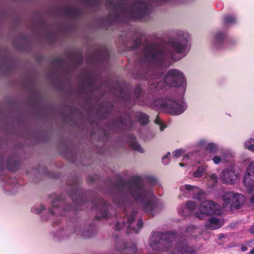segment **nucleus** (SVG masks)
Returning a JSON list of instances; mask_svg holds the SVG:
<instances>
[{"instance_id": "nucleus-19", "label": "nucleus", "mask_w": 254, "mask_h": 254, "mask_svg": "<svg viewBox=\"0 0 254 254\" xmlns=\"http://www.w3.org/2000/svg\"><path fill=\"white\" fill-rule=\"evenodd\" d=\"M205 171V168L204 167L200 166L198 167L197 170L193 173V176L196 178L201 177L203 175Z\"/></svg>"}, {"instance_id": "nucleus-37", "label": "nucleus", "mask_w": 254, "mask_h": 254, "mask_svg": "<svg viewBox=\"0 0 254 254\" xmlns=\"http://www.w3.org/2000/svg\"><path fill=\"white\" fill-rule=\"evenodd\" d=\"M51 213H54V212L51 211Z\"/></svg>"}, {"instance_id": "nucleus-13", "label": "nucleus", "mask_w": 254, "mask_h": 254, "mask_svg": "<svg viewBox=\"0 0 254 254\" xmlns=\"http://www.w3.org/2000/svg\"><path fill=\"white\" fill-rule=\"evenodd\" d=\"M146 5L143 2H139L134 5L133 7L134 12L137 13L138 16L141 17L146 12Z\"/></svg>"}, {"instance_id": "nucleus-11", "label": "nucleus", "mask_w": 254, "mask_h": 254, "mask_svg": "<svg viewBox=\"0 0 254 254\" xmlns=\"http://www.w3.org/2000/svg\"><path fill=\"white\" fill-rule=\"evenodd\" d=\"M223 223V221L212 217L206 223L205 227L208 229L214 230L220 228Z\"/></svg>"}, {"instance_id": "nucleus-25", "label": "nucleus", "mask_w": 254, "mask_h": 254, "mask_svg": "<svg viewBox=\"0 0 254 254\" xmlns=\"http://www.w3.org/2000/svg\"><path fill=\"white\" fill-rule=\"evenodd\" d=\"M170 155V152H168L166 153V154L162 158V161L164 163L167 164H168L169 162L167 161H166V159L168 158V157Z\"/></svg>"}, {"instance_id": "nucleus-22", "label": "nucleus", "mask_w": 254, "mask_h": 254, "mask_svg": "<svg viewBox=\"0 0 254 254\" xmlns=\"http://www.w3.org/2000/svg\"><path fill=\"white\" fill-rule=\"evenodd\" d=\"M185 153L183 149H179L175 150L173 152V155L175 158H179Z\"/></svg>"}, {"instance_id": "nucleus-5", "label": "nucleus", "mask_w": 254, "mask_h": 254, "mask_svg": "<svg viewBox=\"0 0 254 254\" xmlns=\"http://www.w3.org/2000/svg\"><path fill=\"white\" fill-rule=\"evenodd\" d=\"M244 196L241 193L235 192H226L223 200L226 205H230L231 207L239 208L244 201Z\"/></svg>"}, {"instance_id": "nucleus-34", "label": "nucleus", "mask_w": 254, "mask_h": 254, "mask_svg": "<svg viewBox=\"0 0 254 254\" xmlns=\"http://www.w3.org/2000/svg\"><path fill=\"white\" fill-rule=\"evenodd\" d=\"M179 165H180V166L183 167V166H184L185 165V164H184V163H179Z\"/></svg>"}, {"instance_id": "nucleus-10", "label": "nucleus", "mask_w": 254, "mask_h": 254, "mask_svg": "<svg viewBox=\"0 0 254 254\" xmlns=\"http://www.w3.org/2000/svg\"><path fill=\"white\" fill-rule=\"evenodd\" d=\"M135 215V212H132L130 216H127V227L129 229L134 231L135 233H137L138 230L142 227V221L141 220H138L136 224V227L134 226V217Z\"/></svg>"}, {"instance_id": "nucleus-23", "label": "nucleus", "mask_w": 254, "mask_h": 254, "mask_svg": "<svg viewBox=\"0 0 254 254\" xmlns=\"http://www.w3.org/2000/svg\"><path fill=\"white\" fill-rule=\"evenodd\" d=\"M235 18L232 16H228L225 18V23L227 24H230L235 22Z\"/></svg>"}, {"instance_id": "nucleus-16", "label": "nucleus", "mask_w": 254, "mask_h": 254, "mask_svg": "<svg viewBox=\"0 0 254 254\" xmlns=\"http://www.w3.org/2000/svg\"><path fill=\"white\" fill-rule=\"evenodd\" d=\"M131 148L139 153H143L144 150L142 147L137 142L133 141L130 144Z\"/></svg>"}, {"instance_id": "nucleus-29", "label": "nucleus", "mask_w": 254, "mask_h": 254, "mask_svg": "<svg viewBox=\"0 0 254 254\" xmlns=\"http://www.w3.org/2000/svg\"><path fill=\"white\" fill-rule=\"evenodd\" d=\"M120 224H120V223H117V224H116V228L117 229H121V227H118V226H119V225H120Z\"/></svg>"}, {"instance_id": "nucleus-26", "label": "nucleus", "mask_w": 254, "mask_h": 254, "mask_svg": "<svg viewBox=\"0 0 254 254\" xmlns=\"http://www.w3.org/2000/svg\"><path fill=\"white\" fill-rule=\"evenodd\" d=\"M170 155V152H168L166 153V154L162 158V161L164 163L167 164H168L169 162L167 161H166V159L168 158V157Z\"/></svg>"}, {"instance_id": "nucleus-14", "label": "nucleus", "mask_w": 254, "mask_h": 254, "mask_svg": "<svg viewBox=\"0 0 254 254\" xmlns=\"http://www.w3.org/2000/svg\"><path fill=\"white\" fill-rule=\"evenodd\" d=\"M224 38V36L222 33H219L215 35L214 38V43L217 48H219V44L222 42Z\"/></svg>"}, {"instance_id": "nucleus-6", "label": "nucleus", "mask_w": 254, "mask_h": 254, "mask_svg": "<svg viewBox=\"0 0 254 254\" xmlns=\"http://www.w3.org/2000/svg\"><path fill=\"white\" fill-rule=\"evenodd\" d=\"M254 162H251L248 167L247 172L244 177V184L249 193L254 192ZM251 201L254 203V194L252 196Z\"/></svg>"}, {"instance_id": "nucleus-3", "label": "nucleus", "mask_w": 254, "mask_h": 254, "mask_svg": "<svg viewBox=\"0 0 254 254\" xmlns=\"http://www.w3.org/2000/svg\"><path fill=\"white\" fill-rule=\"evenodd\" d=\"M156 105L160 109L173 115H179L183 113L187 106L177 101L165 99L157 101Z\"/></svg>"}, {"instance_id": "nucleus-2", "label": "nucleus", "mask_w": 254, "mask_h": 254, "mask_svg": "<svg viewBox=\"0 0 254 254\" xmlns=\"http://www.w3.org/2000/svg\"><path fill=\"white\" fill-rule=\"evenodd\" d=\"M188 36L183 34L179 36L178 38L172 42L171 52L168 53L158 51L151 52V57L147 56V59L150 61H156L160 60L166 56L171 57L175 60H179L186 54V49L188 45Z\"/></svg>"}, {"instance_id": "nucleus-20", "label": "nucleus", "mask_w": 254, "mask_h": 254, "mask_svg": "<svg viewBox=\"0 0 254 254\" xmlns=\"http://www.w3.org/2000/svg\"><path fill=\"white\" fill-rule=\"evenodd\" d=\"M138 120L142 125H145L148 122V118L146 115L140 113L138 116Z\"/></svg>"}, {"instance_id": "nucleus-35", "label": "nucleus", "mask_w": 254, "mask_h": 254, "mask_svg": "<svg viewBox=\"0 0 254 254\" xmlns=\"http://www.w3.org/2000/svg\"><path fill=\"white\" fill-rule=\"evenodd\" d=\"M136 251V249L135 247H133V252H134Z\"/></svg>"}, {"instance_id": "nucleus-32", "label": "nucleus", "mask_w": 254, "mask_h": 254, "mask_svg": "<svg viewBox=\"0 0 254 254\" xmlns=\"http://www.w3.org/2000/svg\"><path fill=\"white\" fill-rule=\"evenodd\" d=\"M164 127H163V126H162V125H161V126H160V130H161V131H162V130L164 129Z\"/></svg>"}, {"instance_id": "nucleus-24", "label": "nucleus", "mask_w": 254, "mask_h": 254, "mask_svg": "<svg viewBox=\"0 0 254 254\" xmlns=\"http://www.w3.org/2000/svg\"><path fill=\"white\" fill-rule=\"evenodd\" d=\"M186 206V209L190 210H193L195 208L196 205L195 202L193 201H189L187 202Z\"/></svg>"}, {"instance_id": "nucleus-12", "label": "nucleus", "mask_w": 254, "mask_h": 254, "mask_svg": "<svg viewBox=\"0 0 254 254\" xmlns=\"http://www.w3.org/2000/svg\"><path fill=\"white\" fill-rule=\"evenodd\" d=\"M180 190L185 195L188 194H193L194 193L199 191V189L198 188L190 185L182 186L180 188Z\"/></svg>"}, {"instance_id": "nucleus-27", "label": "nucleus", "mask_w": 254, "mask_h": 254, "mask_svg": "<svg viewBox=\"0 0 254 254\" xmlns=\"http://www.w3.org/2000/svg\"><path fill=\"white\" fill-rule=\"evenodd\" d=\"M170 155V152H168L166 153V154L162 158V161L164 163L167 164H168L169 162L167 161H166V159L168 158V157Z\"/></svg>"}, {"instance_id": "nucleus-33", "label": "nucleus", "mask_w": 254, "mask_h": 254, "mask_svg": "<svg viewBox=\"0 0 254 254\" xmlns=\"http://www.w3.org/2000/svg\"><path fill=\"white\" fill-rule=\"evenodd\" d=\"M155 123L157 124H160V121L158 120H155Z\"/></svg>"}, {"instance_id": "nucleus-9", "label": "nucleus", "mask_w": 254, "mask_h": 254, "mask_svg": "<svg viewBox=\"0 0 254 254\" xmlns=\"http://www.w3.org/2000/svg\"><path fill=\"white\" fill-rule=\"evenodd\" d=\"M237 177L234 168H229L224 170L221 174V179L223 183L225 184H233Z\"/></svg>"}, {"instance_id": "nucleus-4", "label": "nucleus", "mask_w": 254, "mask_h": 254, "mask_svg": "<svg viewBox=\"0 0 254 254\" xmlns=\"http://www.w3.org/2000/svg\"><path fill=\"white\" fill-rule=\"evenodd\" d=\"M164 80L167 85L172 87H178L185 82V78L182 71L172 69L168 71Z\"/></svg>"}, {"instance_id": "nucleus-30", "label": "nucleus", "mask_w": 254, "mask_h": 254, "mask_svg": "<svg viewBox=\"0 0 254 254\" xmlns=\"http://www.w3.org/2000/svg\"><path fill=\"white\" fill-rule=\"evenodd\" d=\"M189 154H188V155H187L184 156V157H183V160H184V161H185L186 159H188V158H189Z\"/></svg>"}, {"instance_id": "nucleus-17", "label": "nucleus", "mask_w": 254, "mask_h": 254, "mask_svg": "<svg viewBox=\"0 0 254 254\" xmlns=\"http://www.w3.org/2000/svg\"><path fill=\"white\" fill-rule=\"evenodd\" d=\"M45 209V206L43 204L35 205L32 208V212L35 214H39Z\"/></svg>"}, {"instance_id": "nucleus-31", "label": "nucleus", "mask_w": 254, "mask_h": 254, "mask_svg": "<svg viewBox=\"0 0 254 254\" xmlns=\"http://www.w3.org/2000/svg\"><path fill=\"white\" fill-rule=\"evenodd\" d=\"M249 254H254V248L251 250Z\"/></svg>"}, {"instance_id": "nucleus-8", "label": "nucleus", "mask_w": 254, "mask_h": 254, "mask_svg": "<svg viewBox=\"0 0 254 254\" xmlns=\"http://www.w3.org/2000/svg\"><path fill=\"white\" fill-rule=\"evenodd\" d=\"M131 193L135 199L141 201L149 200L152 195L151 191H147L145 188L141 187L134 188Z\"/></svg>"}, {"instance_id": "nucleus-28", "label": "nucleus", "mask_w": 254, "mask_h": 254, "mask_svg": "<svg viewBox=\"0 0 254 254\" xmlns=\"http://www.w3.org/2000/svg\"><path fill=\"white\" fill-rule=\"evenodd\" d=\"M210 180L213 183H215L217 181V177L215 174H211L210 176Z\"/></svg>"}, {"instance_id": "nucleus-18", "label": "nucleus", "mask_w": 254, "mask_h": 254, "mask_svg": "<svg viewBox=\"0 0 254 254\" xmlns=\"http://www.w3.org/2000/svg\"><path fill=\"white\" fill-rule=\"evenodd\" d=\"M207 149L212 153H215L218 151L219 147L217 144L210 143L207 145Z\"/></svg>"}, {"instance_id": "nucleus-15", "label": "nucleus", "mask_w": 254, "mask_h": 254, "mask_svg": "<svg viewBox=\"0 0 254 254\" xmlns=\"http://www.w3.org/2000/svg\"><path fill=\"white\" fill-rule=\"evenodd\" d=\"M245 147L248 150L254 152V139L250 138L245 142Z\"/></svg>"}, {"instance_id": "nucleus-7", "label": "nucleus", "mask_w": 254, "mask_h": 254, "mask_svg": "<svg viewBox=\"0 0 254 254\" xmlns=\"http://www.w3.org/2000/svg\"><path fill=\"white\" fill-rule=\"evenodd\" d=\"M216 209L217 206L214 202L210 200L204 201L199 208L200 214H197L196 216L200 219H203L204 215H210L215 213Z\"/></svg>"}, {"instance_id": "nucleus-36", "label": "nucleus", "mask_w": 254, "mask_h": 254, "mask_svg": "<svg viewBox=\"0 0 254 254\" xmlns=\"http://www.w3.org/2000/svg\"><path fill=\"white\" fill-rule=\"evenodd\" d=\"M103 217H107V215H106V214H105V215H103Z\"/></svg>"}, {"instance_id": "nucleus-21", "label": "nucleus", "mask_w": 254, "mask_h": 254, "mask_svg": "<svg viewBox=\"0 0 254 254\" xmlns=\"http://www.w3.org/2000/svg\"><path fill=\"white\" fill-rule=\"evenodd\" d=\"M224 160V155L222 154L221 156L218 155H215L212 158L213 162L215 164H219L222 160Z\"/></svg>"}, {"instance_id": "nucleus-1", "label": "nucleus", "mask_w": 254, "mask_h": 254, "mask_svg": "<svg viewBox=\"0 0 254 254\" xmlns=\"http://www.w3.org/2000/svg\"><path fill=\"white\" fill-rule=\"evenodd\" d=\"M149 245L153 249L170 252L173 254H192L190 249L183 242H176L172 235H165L164 239L159 241L158 237L153 236L150 239Z\"/></svg>"}]
</instances>
